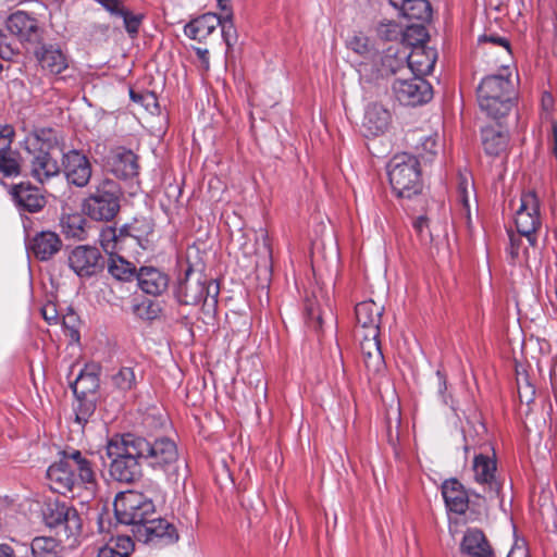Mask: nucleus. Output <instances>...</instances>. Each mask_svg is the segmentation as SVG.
I'll list each match as a JSON object with an SVG mask.
<instances>
[{"instance_id": "nucleus-1", "label": "nucleus", "mask_w": 557, "mask_h": 557, "mask_svg": "<svg viewBox=\"0 0 557 557\" xmlns=\"http://www.w3.org/2000/svg\"><path fill=\"white\" fill-rule=\"evenodd\" d=\"M49 486L55 493L87 503L95 496L96 473L91 462L76 449L63 451V457L47 470Z\"/></svg>"}, {"instance_id": "nucleus-2", "label": "nucleus", "mask_w": 557, "mask_h": 557, "mask_svg": "<svg viewBox=\"0 0 557 557\" xmlns=\"http://www.w3.org/2000/svg\"><path fill=\"white\" fill-rule=\"evenodd\" d=\"M143 436L124 433L114 434L106 444L110 476L121 483H132L143 473Z\"/></svg>"}, {"instance_id": "nucleus-3", "label": "nucleus", "mask_w": 557, "mask_h": 557, "mask_svg": "<svg viewBox=\"0 0 557 557\" xmlns=\"http://www.w3.org/2000/svg\"><path fill=\"white\" fill-rule=\"evenodd\" d=\"M383 311L384 307L371 299L357 304L355 308L357 323L364 330L360 351L369 376L381 374L385 370V360L379 341Z\"/></svg>"}, {"instance_id": "nucleus-4", "label": "nucleus", "mask_w": 557, "mask_h": 557, "mask_svg": "<svg viewBox=\"0 0 557 557\" xmlns=\"http://www.w3.org/2000/svg\"><path fill=\"white\" fill-rule=\"evenodd\" d=\"M515 87L511 71L503 66L500 73L482 78L478 87L480 109L494 120L506 116L513 107Z\"/></svg>"}, {"instance_id": "nucleus-5", "label": "nucleus", "mask_w": 557, "mask_h": 557, "mask_svg": "<svg viewBox=\"0 0 557 557\" xmlns=\"http://www.w3.org/2000/svg\"><path fill=\"white\" fill-rule=\"evenodd\" d=\"M420 161L407 153L395 156L388 163L389 184L396 196L410 199L422 189Z\"/></svg>"}, {"instance_id": "nucleus-6", "label": "nucleus", "mask_w": 557, "mask_h": 557, "mask_svg": "<svg viewBox=\"0 0 557 557\" xmlns=\"http://www.w3.org/2000/svg\"><path fill=\"white\" fill-rule=\"evenodd\" d=\"M122 189L112 180L100 181L83 201V211L95 221H111L120 211Z\"/></svg>"}, {"instance_id": "nucleus-7", "label": "nucleus", "mask_w": 557, "mask_h": 557, "mask_svg": "<svg viewBox=\"0 0 557 557\" xmlns=\"http://www.w3.org/2000/svg\"><path fill=\"white\" fill-rule=\"evenodd\" d=\"M114 513L122 524L141 527L156 512L153 498L138 491H126L116 495Z\"/></svg>"}, {"instance_id": "nucleus-8", "label": "nucleus", "mask_w": 557, "mask_h": 557, "mask_svg": "<svg viewBox=\"0 0 557 557\" xmlns=\"http://www.w3.org/2000/svg\"><path fill=\"white\" fill-rule=\"evenodd\" d=\"M177 301L186 306H196L201 301L212 305L216 304L219 286L214 282L202 280L200 274L195 273L190 268L185 271L183 277L177 282L174 290Z\"/></svg>"}, {"instance_id": "nucleus-9", "label": "nucleus", "mask_w": 557, "mask_h": 557, "mask_svg": "<svg viewBox=\"0 0 557 557\" xmlns=\"http://www.w3.org/2000/svg\"><path fill=\"white\" fill-rule=\"evenodd\" d=\"M359 81L361 84H373L379 78L387 77L389 75L403 76L409 74V67L406 63V52H399L393 48H388L380 57V66L375 67L374 64L369 62H361L357 69Z\"/></svg>"}, {"instance_id": "nucleus-10", "label": "nucleus", "mask_w": 557, "mask_h": 557, "mask_svg": "<svg viewBox=\"0 0 557 557\" xmlns=\"http://www.w3.org/2000/svg\"><path fill=\"white\" fill-rule=\"evenodd\" d=\"M140 446L143 465H146L153 471L165 474L174 470L178 459V451L172 440L160 437L150 441L143 437V445Z\"/></svg>"}, {"instance_id": "nucleus-11", "label": "nucleus", "mask_w": 557, "mask_h": 557, "mask_svg": "<svg viewBox=\"0 0 557 557\" xmlns=\"http://www.w3.org/2000/svg\"><path fill=\"white\" fill-rule=\"evenodd\" d=\"M392 92L404 106H421L433 97L431 84L419 75L397 76L392 83Z\"/></svg>"}, {"instance_id": "nucleus-12", "label": "nucleus", "mask_w": 557, "mask_h": 557, "mask_svg": "<svg viewBox=\"0 0 557 557\" xmlns=\"http://www.w3.org/2000/svg\"><path fill=\"white\" fill-rule=\"evenodd\" d=\"M519 202L515 214L517 231L528 239L531 246H534L535 233L541 226L540 201L534 191H528L521 195Z\"/></svg>"}, {"instance_id": "nucleus-13", "label": "nucleus", "mask_w": 557, "mask_h": 557, "mask_svg": "<svg viewBox=\"0 0 557 557\" xmlns=\"http://www.w3.org/2000/svg\"><path fill=\"white\" fill-rule=\"evenodd\" d=\"M44 519L49 528L63 531L66 537L76 536L82 530V519L76 509L66 504L54 502L47 505Z\"/></svg>"}, {"instance_id": "nucleus-14", "label": "nucleus", "mask_w": 557, "mask_h": 557, "mask_svg": "<svg viewBox=\"0 0 557 557\" xmlns=\"http://www.w3.org/2000/svg\"><path fill=\"white\" fill-rule=\"evenodd\" d=\"M67 262L71 270L82 278L95 276L104 268V258L100 250L88 245L76 246L72 249Z\"/></svg>"}, {"instance_id": "nucleus-15", "label": "nucleus", "mask_w": 557, "mask_h": 557, "mask_svg": "<svg viewBox=\"0 0 557 557\" xmlns=\"http://www.w3.org/2000/svg\"><path fill=\"white\" fill-rule=\"evenodd\" d=\"M11 541L2 543V557H60V545L53 537L38 536L30 545Z\"/></svg>"}, {"instance_id": "nucleus-16", "label": "nucleus", "mask_w": 557, "mask_h": 557, "mask_svg": "<svg viewBox=\"0 0 557 557\" xmlns=\"http://www.w3.org/2000/svg\"><path fill=\"white\" fill-rule=\"evenodd\" d=\"M496 460L494 457L479 454L474 456L472 470L474 481L482 486L483 497L488 500L499 498L503 483L496 476Z\"/></svg>"}, {"instance_id": "nucleus-17", "label": "nucleus", "mask_w": 557, "mask_h": 557, "mask_svg": "<svg viewBox=\"0 0 557 557\" xmlns=\"http://www.w3.org/2000/svg\"><path fill=\"white\" fill-rule=\"evenodd\" d=\"M4 186V184H2ZM8 195L18 211L38 212L46 206V198L40 189L29 182L5 185Z\"/></svg>"}, {"instance_id": "nucleus-18", "label": "nucleus", "mask_w": 557, "mask_h": 557, "mask_svg": "<svg viewBox=\"0 0 557 557\" xmlns=\"http://www.w3.org/2000/svg\"><path fill=\"white\" fill-rule=\"evenodd\" d=\"M40 70L47 75H60L69 67V57L58 45L40 44L34 50Z\"/></svg>"}, {"instance_id": "nucleus-19", "label": "nucleus", "mask_w": 557, "mask_h": 557, "mask_svg": "<svg viewBox=\"0 0 557 557\" xmlns=\"http://www.w3.org/2000/svg\"><path fill=\"white\" fill-rule=\"evenodd\" d=\"M63 172L70 184L85 187L91 177V165L85 154L70 150L63 153Z\"/></svg>"}, {"instance_id": "nucleus-20", "label": "nucleus", "mask_w": 557, "mask_h": 557, "mask_svg": "<svg viewBox=\"0 0 557 557\" xmlns=\"http://www.w3.org/2000/svg\"><path fill=\"white\" fill-rule=\"evenodd\" d=\"M137 533L145 536L146 543L169 545L178 540V534L173 524L162 518H148V520L139 527Z\"/></svg>"}, {"instance_id": "nucleus-21", "label": "nucleus", "mask_w": 557, "mask_h": 557, "mask_svg": "<svg viewBox=\"0 0 557 557\" xmlns=\"http://www.w3.org/2000/svg\"><path fill=\"white\" fill-rule=\"evenodd\" d=\"M58 147L49 146L48 150L40 147L32 160V176L40 184L59 175Z\"/></svg>"}, {"instance_id": "nucleus-22", "label": "nucleus", "mask_w": 557, "mask_h": 557, "mask_svg": "<svg viewBox=\"0 0 557 557\" xmlns=\"http://www.w3.org/2000/svg\"><path fill=\"white\" fill-rule=\"evenodd\" d=\"M481 141L487 156L502 157L509 149V132L499 124L486 125L481 129Z\"/></svg>"}, {"instance_id": "nucleus-23", "label": "nucleus", "mask_w": 557, "mask_h": 557, "mask_svg": "<svg viewBox=\"0 0 557 557\" xmlns=\"http://www.w3.org/2000/svg\"><path fill=\"white\" fill-rule=\"evenodd\" d=\"M437 60V52L434 48L425 45H413L411 52L406 53V63L409 67V74L424 76L430 74Z\"/></svg>"}, {"instance_id": "nucleus-24", "label": "nucleus", "mask_w": 557, "mask_h": 557, "mask_svg": "<svg viewBox=\"0 0 557 557\" xmlns=\"http://www.w3.org/2000/svg\"><path fill=\"white\" fill-rule=\"evenodd\" d=\"M139 288L148 295L160 296L169 287V276L154 267H140L136 276Z\"/></svg>"}, {"instance_id": "nucleus-25", "label": "nucleus", "mask_w": 557, "mask_h": 557, "mask_svg": "<svg viewBox=\"0 0 557 557\" xmlns=\"http://www.w3.org/2000/svg\"><path fill=\"white\" fill-rule=\"evenodd\" d=\"M391 112L380 103H370L364 112L362 128L364 136H379L384 134L391 124Z\"/></svg>"}, {"instance_id": "nucleus-26", "label": "nucleus", "mask_w": 557, "mask_h": 557, "mask_svg": "<svg viewBox=\"0 0 557 557\" xmlns=\"http://www.w3.org/2000/svg\"><path fill=\"white\" fill-rule=\"evenodd\" d=\"M62 240L59 235L51 231L37 233L29 242L28 249L40 261L50 260L61 250Z\"/></svg>"}, {"instance_id": "nucleus-27", "label": "nucleus", "mask_w": 557, "mask_h": 557, "mask_svg": "<svg viewBox=\"0 0 557 557\" xmlns=\"http://www.w3.org/2000/svg\"><path fill=\"white\" fill-rule=\"evenodd\" d=\"M7 28L21 40H35L39 36L37 20L24 11L12 13L7 20Z\"/></svg>"}, {"instance_id": "nucleus-28", "label": "nucleus", "mask_w": 557, "mask_h": 557, "mask_svg": "<svg viewBox=\"0 0 557 557\" xmlns=\"http://www.w3.org/2000/svg\"><path fill=\"white\" fill-rule=\"evenodd\" d=\"M110 171L120 178H131L137 175L138 164L136 154L125 148L112 151L108 160Z\"/></svg>"}, {"instance_id": "nucleus-29", "label": "nucleus", "mask_w": 557, "mask_h": 557, "mask_svg": "<svg viewBox=\"0 0 557 557\" xmlns=\"http://www.w3.org/2000/svg\"><path fill=\"white\" fill-rule=\"evenodd\" d=\"M442 495L447 509L457 515L467 511L469 497L463 485L457 479H449L442 484Z\"/></svg>"}, {"instance_id": "nucleus-30", "label": "nucleus", "mask_w": 557, "mask_h": 557, "mask_svg": "<svg viewBox=\"0 0 557 557\" xmlns=\"http://www.w3.org/2000/svg\"><path fill=\"white\" fill-rule=\"evenodd\" d=\"M221 24L220 16L215 13H205L184 26L186 37L199 42L205 41Z\"/></svg>"}, {"instance_id": "nucleus-31", "label": "nucleus", "mask_w": 557, "mask_h": 557, "mask_svg": "<svg viewBox=\"0 0 557 557\" xmlns=\"http://www.w3.org/2000/svg\"><path fill=\"white\" fill-rule=\"evenodd\" d=\"M460 550L468 557H494L484 533L475 528L468 529L465 532Z\"/></svg>"}, {"instance_id": "nucleus-32", "label": "nucleus", "mask_w": 557, "mask_h": 557, "mask_svg": "<svg viewBox=\"0 0 557 557\" xmlns=\"http://www.w3.org/2000/svg\"><path fill=\"white\" fill-rule=\"evenodd\" d=\"M377 36L386 41H407L412 34L419 36V41H422L425 36L424 29L421 26H408L406 29L400 24L394 21H383L377 25Z\"/></svg>"}, {"instance_id": "nucleus-33", "label": "nucleus", "mask_w": 557, "mask_h": 557, "mask_svg": "<svg viewBox=\"0 0 557 557\" xmlns=\"http://www.w3.org/2000/svg\"><path fill=\"white\" fill-rule=\"evenodd\" d=\"M408 20L428 21L431 17V5L426 0H388Z\"/></svg>"}, {"instance_id": "nucleus-34", "label": "nucleus", "mask_w": 557, "mask_h": 557, "mask_svg": "<svg viewBox=\"0 0 557 557\" xmlns=\"http://www.w3.org/2000/svg\"><path fill=\"white\" fill-rule=\"evenodd\" d=\"M99 386L98 374L88 368L83 369L75 381L71 383L74 396L98 397Z\"/></svg>"}, {"instance_id": "nucleus-35", "label": "nucleus", "mask_w": 557, "mask_h": 557, "mask_svg": "<svg viewBox=\"0 0 557 557\" xmlns=\"http://www.w3.org/2000/svg\"><path fill=\"white\" fill-rule=\"evenodd\" d=\"M108 272L116 281L132 282L136 278V265L117 253L109 256Z\"/></svg>"}, {"instance_id": "nucleus-36", "label": "nucleus", "mask_w": 557, "mask_h": 557, "mask_svg": "<svg viewBox=\"0 0 557 557\" xmlns=\"http://www.w3.org/2000/svg\"><path fill=\"white\" fill-rule=\"evenodd\" d=\"M443 150V140L437 133L421 136L416 145L417 159L423 162H432Z\"/></svg>"}, {"instance_id": "nucleus-37", "label": "nucleus", "mask_w": 557, "mask_h": 557, "mask_svg": "<svg viewBox=\"0 0 557 557\" xmlns=\"http://www.w3.org/2000/svg\"><path fill=\"white\" fill-rule=\"evenodd\" d=\"M75 399L72 404V410L74 412V422L79 426L84 428L85 424L94 416L98 397L90 396H74Z\"/></svg>"}, {"instance_id": "nucleus-38", "label": "nucleus", "mask_w": 557, "mask_h": 557, "mask_svg": "<svg viewBox=\"0 0 557 557\" xmlns=\"http://www.w3.org/2000/svg\"><path fill=\"white\" fill-rule=\"evenodd\" d=\"M474 195V184L471 174L467 171L459 172L457 183V197L462 206L463 213L470 215V197Z\"/></svg>"}, {"instance_id": "nucleus-39", "label": "nucleus", "mask_w": 557, "mask_h": 557, "mask_svg": "<svg viewBox=\"0 0 557 557\" xmlns=\"http://www.w3.org/2000/svg\"><path fill=\"white\" fill-rule=\"evenodd\" d=\"M86 220L79 213L67 214L61 219L62 232L71 238L84 239Z\"/></svg>"}, {"instance_id": "nucleus-40", "label": "nucleus", "mask_w": 557, "mask_h": 557, "mask_svg": "<svg viewBox=\"0 0 557 557\" xmlns=\"http://www.w3.org/2000/svg\"><path fill=\"white\" fill-rule=\"evenodd\" d=\"M346 47L364 59H372L376 54L375 48L369 37L362 33L351 35L346 41Z\"/></svg>"}, {"instance_id": "nucleus-41", "label": "nucleus", "mask_w": 557, "mask_h": 557, "mask_svg": "<svg viewBox=\"0 0 557 557\" xmlns=\"http://www.w3.org/2000/svg\"><path fill=\"white\" fill-rule=\"evenodd\" d=\"M123 232L129 233V236L139 242V244L149 248V237L153 232V226L147 220H134L132 223L123 225Z\"/></svg>"}, {"instance_id": "nucleus-42", "label": "nucleus", "mask_w": 557, "mask_h": 557, "mask_svg": "<svg viewBox=\"0 0 557 557\" xmlns=\"http://www.w3.org/2000/svg\"><path fill=\"white\" fill-rule=\"evenodd\" d=\"M112 385L120 392H128L136 387L137 377L134 367H121L117 372L111 376Z\"/></svg>"}, {"instance_id": "nucleus-43", "label": "nucleus", "mask_w": 557, "mask_h": 557, "mask_svg": "<svg viewBox=\"0 0 557 557\" xmlns=\"http://www.w3.org/2000/svg\"><path fill=\"white\" fill-rule=\"evenodd\" d=\"M22 158L17 151L2 147V176H17L21 173Z\"/></svg>"}, {"instance_id": "nucleus-44", "label": "nucleus", "mask_w": 557, "mask_h": 557, "mask_svg": "<svg viewBox=\"0 0 557 557\" xmlns=\"http://www.w3.org/2000/svg\"><path fill=\"white\" fill-rule=\"evenodd\" d=\"M221 34L226 45V52H228L237 42L238 35L233 21V13L228 12L224 16H220Z\"/></svg>"}, {"instance_id": "nucleus-45", "label": "nucleus", "mask_w": 557, "mask_h": 557, "mask_svg": "<svg viewBox=\"0 0 557 557\" xmlns=\"http://www.w3.org/2000/svg\"><path fill=\"white\" fill-rule=\"evenodd\" d=\"M119 235L120 228H115L112 226L103 227L99 234V243L109 256L114 255L116 251H119Z\"/></svg>"}, {"instance_id": "nucleus-46", "label": "nucleus", "mask_w": 557, "mask_h": 557, "mask_svg": "<svg viewBox=\"0 0 557 557\" xmlns=\"http://www.w3.org/2000/svg\"><path fill=\"white\" fill-rule=\"evenodd\" d=\"M119 251L129 252L133 255H140L147 250L148 247L139 244L135 238L129 236V233L123 232V225L120 227Z\"/></svg>"}, {"instance_id": "nucleus-47", "label": "nucleus", "mask_w": 557, "mask_h": 557, "mask_svg": "<svg viewBox=\"0 0 557 557\" xmlns=\"http://www.w3.org/2000/svg\"><path fill=\"white\" fill-rule=\"evenodd\" d=\"M117 546H121L124 552H117L112 546L106 545L98 550V557H126L128 555V549L133 546L132 540L129 537H119Z\"/></svg>"}, {"instance_id": "nucleus-48", "label": "nucleus", "mask_w": 557, "mask_h": 557, "mask_svg": "<svg viewBox=\"0 0 557 557\" xmlns=\"http://www.w3.org/2000/svg\"><path fill=\"white\" fill-rule=\"evenodd\" d=\"M124 12L123 14H119L117 17L123 18L126 32L131 37H134L138 34L143 16L140 14H134L126 7L124 8Z\"/></svg>"}, {"instance_id": "nucleus-49", "label": "nucleus", "mask_w": 557, "mask_h": 557, "mask_svg": "<svg viewBox=\"0 0 557 557\" xmlns=\"http://www.w3.org/2000/svg\"><path fill=\"white\" fill-rule=\"evenodd\" d=\"M2 512L5 515L7 524L13 525V521L16 519V516L21 512V504L18 503V498L4 496L2 497Z\"/></svg>"}, {"instance_id": "nucleus-50", "label": "nucleus", "mask_w": 557, "mask_h": 557, "mask_svg": "<svg viewBox=\"0 0 557 557\" xmlns=\"http://www.w3.org/2000/svg\"><path fill=\"white\" fill-rule=\"evenodd\" d=\"M509 235V245L507 247V253L511 263L519 262L521 260V246L522 238L520 234H515L512 232H508Z\"/></svg>"}, {"instance_id": "nucleus-51", "label": "nucleus", "mask_w": 557, "mask_h": 557, "mask_svg": "<svg viewBox=\"0 0 557 557\" xmlns=\"http://www.w3.org/2000/svg\"><path fill=\"white\" fill-rule=\"evenodd\" d=\"M99 3L106 11H108L111 15L117 16L119 14H123L124 12V3L121 0H95Z\"/></svg>"}, {"instance_id": "nucleus-52", "label": "nucleus", "mask_w": 557, "mask_h": 557, "mask_svg": "<svg viewBox=\"0 0 557 557\" xmlns=\"http://www.w3.org/2000/svg\"><path fill=\"white\" fill-rule=\"evenodd\" d=\"M485 42H491L493 45L499 46L503 48L505 53L510 54L509 41L504 37H499V36H495V35L480 36L479 44H485Z\"/></svg>"}, {"instance_id": "nucleus-53", "label": "nucleus", "mask_w": 557, "mask_h": 557, "mask_svg": "<svg viewBox=\"0 0 557 557\" xmlns=\"http://www.w3.org/2000/svg\"><path fill=\"white\" fill-rule=\"evenodd\" d=\"M42 318L49 323L54 324L58 322L59 315L54 305L48 304L41 309Z\"/></svg>"}, {"instance_id": "nucleus-54", "label": "nucleus", "mask_w": 557, "mask_h": 557, "mask_svg": "<svg viewBox=\"0 0 557 557\" xmlns=\"http://www.w3.org/2000/svg\"><path fill=\"white\" fill-rule=\"evenodd\" d=\"M436 377H437L438 394L442 397L443 403L447 404V399H446V396H445V393H446V389H447L446 375L441 370H437L436 371Z\"/></svg>"}, {"instance_id": "nucleus-55", "label": "nucleus", "mask_w": 557, "mask_h": 557, "mask_svg": "<svg viewBox=\"0 0 557 557\" xmlns=\"http://www.w3.org/2000/svg\"><path fill=\"white\" fill-rule=\"evenodd\" d=\"M193 49L196 52L203 70L208 71L210 69L209 50L201 47H194Z\"/></svg>"}, {"instance_id": "nucleus-56", "label": "nucleus", "mask_w": 557, "mask_h": 557, "mask_svg": "<svg viewBox=\"0 0 557 557\" xmlns=\"http://www.w3.org/2000/svg\"><path fill=\"white\" fill-rule=\"evenodd\" d=\"M413 227L422 237H424V232L429 228V220L423 215L418 216L413 222Z\"/></svg>"}, {"instance_id": "nucleus-57", "label": "nucleus", "mask_w": 557, "mask_h": 557, "mask_svg": "<svg viewBox=\"0 0 557 557\" xmlns=\"http://www.w3.org/2000/svg\"><path fill=\"white\" fill-rule=\"evenodd\" d=\"M129 97L134 102H137V103H144V101L147 99H153L152 95L144 96V95L135 92L134 90H131Z\"/></svg>"}, {"instance_id": "nucleus-58", "label": "nucleus", "mask_w": 557, "mask_h": 557, "mask_svg": "<svg viewBox=\"0 0 557 557\" xmlns=\"http://www.w3.org/2000/svg\"><path fill=\"white\" fill-rule=\"evenodd\" d=\"M1 134H2V140L9 139V143H11L12 137L14 136V131L10 125H4V126H2Z\"/></svg>"}, {"instance_id": "nucleus-59", "label": "nucleus", "mask_w": 557, "mask_h": 557, "mask_svg": "<svg viewBox=\"0 0 557 557\" xmlns=\"http://www.w3.org/2000/svg\"><path fill=\"white\" fill-rule=\"evenodd\" d=\"M216 1H218V7H219L222 11H224V12H226V13L232 12V10H231V8H230V5H228L230 0H216Z\"/></svg>"}, {"instance_id": "nucleus-60", "label": "nucleus", "mask_w": 557, "mask_h": 557, "mask_svg": "<svg viewBox=\"0 0 557 557\" xmlns=\"http://www.w3.org/2000/svg\"><path fill=\"white\" fill-rule=\"evenodd\" d=\"M465 451L468 453L469 451V446L468 445H465Z\"/></svg>"}, {"instance_id": "nucleus-61", "label": "nucleus", "mask_w": 557, "mask_h": 557, "mask_svg": "<svg viewBox=\"0 0 557 557\" xmlns=\"http://www.w3.org/2000/svg\"><path fill=\"white\" fill-rule=\"evenodd\" d=\"M519 397L521 398V400L523 399V396L520 391H519Z\"/></svg>"}, {"instance_id": "nucleus-62", "label": "nucleus", "mask_w": 557, "mask_h": 557, "mask_svg": "<svg viewBox=\"0 0 557 557\" xmlns=\"http://www.w3.org/2000/svg\"><path fill=\"white\" fill-rule=\"evenodd\" d=\"M531 400H532V397L527 398V400H525V401H527V403H530Z\"/></svg>"}]
</instances>
